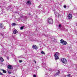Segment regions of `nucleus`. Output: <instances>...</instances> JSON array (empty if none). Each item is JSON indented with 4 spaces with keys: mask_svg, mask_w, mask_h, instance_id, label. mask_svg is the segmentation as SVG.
<instances>
[{
    "mask_svg": "<svg viewBox=\"0 0 77 77\" xmlns=\"http://www.w3.org/2000/svg\"><path fill=\"white\" fill-rule=\"evenodd\" d=\"M48 22L49 24H52L53 23V20L52 18L50 17L48 18Z\"/></svg>",
    "mask_w": 77,
    "mask_h": 77,
    "instance_id": "obj_1",
    "label": "nucleus"
},
{
    "mask_svg": "<svg viewBox=\"0 0 77 77\" xmlns=\"http://www.w3.org/2000/svg\"><path fill=\"white\" fill-rule=\"evenodd\" d=\"M59 54H60L58 52H57L55 53V54L54 55L55 58V60H57V59H59V58L58 56H59Z\"/></svg>",
    "mask_w": 77,
    "mask_h": 77,
    "instance_id": "obj_2",
    "label": "nucleus"
},
{
    "mask_svg": "<svg viewBox=\"0 0 77 77\" xmlns=\"http://www.w3.org/2000/svg\"><path fill=\"white\" fill-rule=\"evenodd\" d=\"M60 43L62 45H66L67 43V42L66 41H65L63 40V39H61V40H60Z\"/></svg>",
    "mask_w": 77,
    "mask_h": 77,
    "instance_id": "obj_3",
    "label": "nucleus"
},
{
    "mask_svg": "<svg viewBox=\"0 0 77 77\" xmlns=\"http://www.w3.org/2000/svg\"><path fill=\"white\" fill-rule=\"evenodd\" d=\"M61 61L63 63H65V64L67 63V61L65 58H62L61 59Z\"/></svg>",
    "mask_w": 77,
    "mask_h": 77,
    "instance_id": "obj_4",
    "label": "nucleus"
},
{
    "mask_svg": "<svg viewBox=\"0 0 77 77\" xmlns=\"http://www.w3.org/2000/svg\"><path fill=\"white\" fill-rule=\"evenodd\" d=\"M60 73V71L59 70H58L57 72L55 74L54 76H57V75H58V74H59Z\"/></svg>",
    "mask_w": 77,
    "mask_h": 77,
    "instance_id": "obj_5",
    "label": "nucleus"
},
{
    "mask_svg": "<svg viewBox=\"0 0 77 77\" xmlns=\"http://www.w3.org/2000/svg\"><path fill=\"white\" fill-rule=\"evenodd\" d=\"M72 16L71 14H69L68 15V18L69 19H71L72 18Z\"/></svg>",
    "mask_w": 77,
    "mask_h": 77,
    "instance_id": "obj_6",
    "label": "nucleus"
},
{
    "mask_svg": "<svg viewBox=\"0 0 77 77\" xmlns=\"http://www.w3.org/2000/svg\"><path fill=\"white\" fill-rule=\"evenodd\" d=\"M13 33L15 34H16L17 33H18V31L17 29H14V30H13Z\"/></svg>",
    "mask_w": 77,
    "mask_h": 77,
    "instance_id": "obj_7",
    "label": "nucleus"
},
{
    "mask_svg": "<svg viewBox=\"0 0 77 77\" xmlns=\"http://www.w3.org/2000/svg\"><path fill=\"white\" fill-rule=\"evenodd\" d=\"M32 48H33V49H37L36 45H33L32 46Z\"/></svg>",
    "mask_w": 77,
    "mask_h": 77,
    "instance_id": "obj_8",
    "label": "nucleus"
},
{
    "mask_svg": "<svg viewBox=\"0 0 77 77\" xmlns=\"http://www.w3.org/2000/svg\"><path fill=\"white\" fill-rule=\"evenodd\" d=\"M8 68H9V69H11L13 68L12 66H11V65H9V66H8Z\"/></svg>",
    "mask_w": 77,
    "mask_h": 77,
    "instance_id": "obj_9",
    "label": "nucleus"
},
{
    "mask_svg": "<svg viewBox=\"0 0 77 77\" xmlns=\"http://www.w3.org/2000/svg\"><path fill=\"white\" fill-rule=\"evenodd\" d=\"M26 4H27V5H31V2L30 1H27L26 3Z\"/></svg>",
    "mask_w": 77,
    "mask_h": 77,
    "instance_id": "obj_10",
    "label": "nucleus"
},
{
    "mask_svg": "<svg viewBox=\"0 0 77 77\" xmlns=\"http://www.w3.org/2000/svg\"><path fill=\"white\" fill-rule=\"evenodd\" d=\"M0 60L2 62L4 61L3 58L2 57H0Z\"/></svg>",
    "mask_w": 77,
    "mask_h": 77,
    "instance_id": "obj_11",
    "label": "nucleus"
},
{
    "mask_svg": "<svg viewBox=\"0 0 77 77\" xmlns=\"http://www.w3.org/2000/svg\"><path fill=\"white\" fill-rule=\"evenodd\" d=\"M4 27V25L2 23H0V28H2V27Z\"/></svg>",
    "mask_w": 77,
    "mask_h": 77,
    "instance_id": "obj_12",
    "label": "nucleus"
},
{
    "mask_svg": "<svg viewBox=\"0 0 77 77\" xmlns=\"http://www.w3.org/2000/svg\"><path fill=\"white\" fill-rule=\"evenodd\" d=\"M54 13L55 14V16H57V15H59L58 13H57V12H55Z\"/></svg>",
    "mask_w": 77,
    "mask_h": 77,
    "instance_id": "obj_13",
    "label": "nucleus"
},
{
    "mask_svg": "<svg viewBox=\"0 0 77 77\" xmlns=\"http://www.w3.org/2000/svg\"><path fill=\"white\" fill-rule=\"evenodd\" d=\"M2 70L3 71L4 73H6V72H7L6 71H5V70H4V69H2Z\"/></svg>",
    "mask_w": 77,
    "mask_h": 77,
    "instance_id": "obj_14",
    "label": "nucleus"
},
{
    "mask_svg": "<svg viewBox=\"0 0 77 77\" xmlns=\"http://www.w3.org/2000/svg\"><path fill=\"white\" fill-rule=\"evenodd\" d=\"M68 77H72V75H71V74H69L67 75Z\"/></svg>",
    "mask_w": 77,
    "mask_h": 77,
    "instance_id": "obj_15",
    "label": "nucleus"
},
{
    "mask_svg": "<svg viewBox=\"0 0 77 77\" xmlns=\"http://www.w3.org/2000/svg\"><path fill=\"white\" fill-rule=\"evenodd\" d=\"M24 28V26H22V27H21L20 29L21 30H23Z\"/></svg>",
    "mask_w": 77,
    "mask_h": 77,
    "instance_id": "obj_16",
    "label": "nucleus"
},
{
    "mask_svg": "<svg viewBox=\"0 0 77 77\" xmlns=\"http://www.w3.org/2000/svg\"><path fill=\"white\" fill-rule=\"evenodd\" d=\"M15 24H16L15 23H12V26H15Z\"/></svg>",
    "mask_w": 77,
    "mask_h": 77,
    "instance_id": "obj_17",
    "label": "nucleus"
},
{
    "mask_svg": "<svg viewBox=\"0 0 77 77\" xmlns=\"http://www.w3.org/2000/svg\"><path fill=\"white\" fill-rule=\"evenodd\" d=\"M41 53L42 54H45V53H44L43 51H42Z\"/></svg>",
    "mask_w": 77,
    "mask_h": 77,
    "instance_id": "obj_18",
    "label": "nucleus"
},
{
    "mask_svg": "<svg viewBox=\"0 0 77 77\" xmlns=\"http://www.w3.org/2000/svg\"><path fill=\"white\" fill-rule=\"evenodd\" d=\"M49 71H50V72H51V71H53V69H49Z\"/></svg>",
    "mask_w": 77,
    "mask_h": 77,
    "instance_id": "obj_19",
    "label": "nucleus"
},
{
    "mask_svg": "<svg viewBox=\"0 0 77 77\" xmlns=\"http://www.w3.org/2000/svg\"><path fill=\"white\" fill-rule=\"evenodd\" d=\"M41 5H39V6H38V8H41Z\"/></svg>",
    "mask_w": 77,
    "mask_h": 77,
    "instance_id": "obj_20",
    "label": "nucleus"
},
{
    "mask_svg": "<svg viewBox=\"0 0 77 77\" xmlns=\"http://www.w3.org/2000/svg\"><path fill=\"white\" fill-rule=\"evenodd\" d=\"M19 62L20 63H22V62H23L22 61V60H19Z\"/></svg>",
    "mask_w": 77,
    "mask_h": 77,
    "instance_id": "obj_21",
    "label": "nucleus"
},
{
    "mask_svg": "<svg viewBox=\"0 0 77 77\" xmlns=\"http://www.w3.org/2000/svg\"><path fill=\"white\" fill-rule=\"evenodd\" d=\"M59 27H62L61 25V24H60V25H59Z\"/></svg>",
    "mask_w": 77,
    "mask_h": 77,
    "instance_id": "obj_22",
    "label": "nucleus"
},
{
    "mask_svg": "<svg viewBox=\"0 0 77 77\" xmlns=\"http://www.w3.org/2000/svg\"><path fill=\"white\" fill-rule=\"evenodd\" d=\"M66 5H64V7L65 8H66Z\"/></svg>",
    "mask_w": 77,
    "mask_h": 77,
    "instance_id": "obj_23",
    "label": "nucleus"
},
{
    "mask_svg": "<svg viewBox=\"0 0 77 77\" xmlns=\"http://www.w3.org/2000/svg\"><path fill=\"white\" fill-rule=\"evenodd\" d=\"M2 75L3 74L1 72H0V75Z\"/></svg>",
    "mask_w": 77,
    "mask_h": 77,
    "instance_id": "obj_24",
    "label": "nucleus"
},
{
    "mask_svg": "<svg viewBox=\"0 0 77 77\" xmlns=\"http://www.w3.org/2000/svg\"><path fill=\"white\" fill-rule=\"evenodd\" d=\"M33 77H36V75H33Z\"/></svg>",
    "mask_w": 77,
    "mask_h": 77,
    "instance_id": "obj_25",
    "label": "nucleus"
},
{
    "mask_svg": "<svg viewBox=\"0 0 77 77\" xmlns=\"http://www.w3.org/2000/svg\"><path fill=\"white\" fill-rule=\"evenodd\" d=\"M11 56H12L13 57H14V54H11Z\"/></svg>",
    "mask_w": 77,
    "mask_h": 77,
    "instance_id": "obj_26",
    "label": "nucleus"
},
{
    "mask_svg": "<svg viewBox=\"0 0 77 77\" xmlns=\"http://www.w3.org/2000/svg\"><path fill=\"white\" fill-rule=\"evenodd\" d=\"M8 73H9V74H11V72L10 71H8Z\"/></svg>",
    "mask_w": 77,
    "mask_h": 77,
    "instance_id": "obj_27",
    "label": "nucleus"
},
{
    "mask_svg": "<svg viewBox=\"0 0 77 77\" xmlns=\"http://www.w3.org/2000/svg\"><path fill=\"white\" fill-rule=\"evenodd\" d=\"M34 62H35V63H36V62L34 60Z\"/></svg>",
    "mask_w": 77,
    "mask_h": 77,
    "instance_id": "obj_28",
    "label": "nucleus"
},
{
    "mask_svg": "<svg viewBox=\"0 0 77 77\" xmlns=\"http://www.w3.org/2000/svg\"><path fill=\"white\" fill-rule=\"evenodd\" d=\"M7 58L8 60H9V57H7Z\"/></svg>",
    "mask_w": 77,
    "mask_h": 77,
    "instance_id": "obj_29",
    "label": "nucleus"
},
{
    "mask_svg": "<svg viewBox=\"0 0 77 77\" xmlns=\"http://www.w3.org/2000/svg\"><path fill=\"white\" fill-rule=\"evenodd\" d=\"M1 35H3V36L4 35L3 34H1Z\"/></svg>",
    "mask_w": 77,
    "mask_h": 77,
    "instance_id": "obj_30",
    "label": "nucleus"
},
{
    "mask_svg": "<svg viewBox=\"0 0 77 77\" xmlns=\"http://www.w3.org/2000/svg\"><path fill=\"white\" fill-rule=\"evenodd\" d=\"M5 27L4 28V29H5Z\"/></svg>",
    "mask_w": 77,
    "mask_h": 77,
    "instance_id": "obj_31",
    "label": "nucleus"
},
{
    "mask_svg": "<svg viewBox=\"0 0 77 77\" xmlns=\"http://www.w3.org/2000/svg\"><path fill=\"white\" fill-rule=\"evenodd\" d=\"M2 11H4V10H2Z\"/></svg>",
    "mask_w": 77,
    "mask_h": 77,
    "instance_id": "obj_32",
    "label": "nucleus"
},
{
    "mask_svg": "<svg viewBox=\"0 0 77 77\" xmlns=\"http://www.w3.org/2000/svg\"><path fill=\"white\" fill-rule=\"evenodd\" d=\"M54 11H55V9H54Z\"/></svg>",
    "mask_w": 77,
    "mask_h": 77,
    "instance_id": "obj_33",
    "label": "nucleus"
}]
</instances>
